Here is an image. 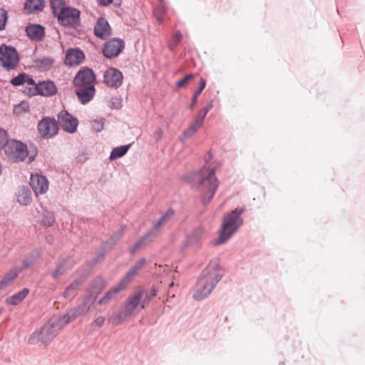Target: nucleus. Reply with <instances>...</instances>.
Here are the masks:
<instances>
[{
    "label": "nucleus",
    "mask_w": 365,
    "mask_h": 365,
    "mask_svg": "<svg viewBox=\"0 0 365 365\" xmlns=\"http://www.w3.org/2000/svg\"><path fill=\"white\" fill-rule=\"evenodd\" d=\"M212 158L210 153L205 155V165L195 173L194 177V182L202 194L201 202L203 205H207L210 202L219 185V182L215 176V170L218 167V164L210 163Z\"/></svg>",
    "instance_id": "f257e3e1"
},
{
    "label": "nucleus",
    "mask_w": 365,
    "mask_h": 365,
    "mask_svg": "<svg viewBox=\"0 0 365 365\" xmlns=\"http://www.w3.org/2000/svg\"><path fill=\"white\" fill-rule=\"evenodd\" d=\"M220 259L215 258L212 259L207 267L202 272L199 277L193 298L200 301L210 294L217 284L222 279V274L219 272Z\"/></svg>",
    "instance_id": "f03ea898"
},
{
    "label": "nucleus",
    "mask_w": 365,
    "mask_h": 365,
    "mask_svg": "<svg viewBox=\"0 0 365 365\" xmlns=\"http://www.w3.org/2000/svg\"><path fill=\"white\" fill-rule=\"evenodd\" d=\"M145 289L138 287L133 294L128 296L121 310L110 317V322L115 325L119 324L143 309L146 306L143 299Z\"/></svg>",
    "instance_id": "7ed1b4c3"
},
{
    "label": "nucleus",
    "mask_w": 365,
    "mask_h": 365,
    "mask_svg": "<svg viewBox=\"0 0 365 365\" xmlns=\"http://www.w3.org/2000/svg\"><path fill=\"white\" fill-rule=\"evenodd\" d=\"M51 6L55 16L64 26L76 28L80 25V11L66 5L63 0H51Z\"/></svg>",
    "instance_id": "20e7f679"
},
{
    "label": "nucleus",
    "mask_w": 365,
    "mask_h": 365,
    "mask_svg": "<svg viewBox=\"0 0 365 365\" xmlns=\"http://www.w3.org/2000/svg\"><path fill=\"white\" fill-rule=\"evenodd\" d=\"M66 326L60 315L52 317L39 330L34 332L30 338L31 344L41 342L47 344L50 343Z\"/></svg>",
    "instance_id": "39448f33"
},
{
    "label": "nucleus",
    "mask_w": 365,
    "mask_h": 365,
    "mask_svg": "<svg viewBox=\"0 0 365 365\" xmlns=\"http://www.w3.org/2000/svg\"><path fill=\"white\" fill-rule=\"evenodd\" d=\"M243 210H232L225 216L218 238L215 241V245H221L226 242L242 224L240 217Z\"/></svg>",
    "instance_id": "423d86ee"
},
{
    "label": "nucleus",
    "mask_w": 365,
    "mask_h": 365,
    "mask_svg": "<svg viewBox=\"0 0 365 365\" xmlns=\"http://www.w3.org/2000/svg\"><path fill=\"white\" fill-rule=\"evenodd\" d=\"M95 299L96 297H93L92 293H86L83 297L82 302L78 306L69 309L66 314L63 316L60 315L63 323L66 325L71 321L74 320L79 317L86 315L93 306Z\"/></svg>",
    "instance_id": "0eeeda50"
},
{
    "label": "nucleus",
    "mask_w": 365,
    "mask_h": 365,
    "mask_svg": "<svg viewBox=\"0 0 365 365\" xmlns=\"http://www.w3.org/2000/svg\"><path fill=\"white\" fill-rule=\"evenodd\" d=\"M7 158L15 163L24 161L29 156L27 145L16 140H9L5 146Z\"/></svg>",
    "instance_id": "6e6552de"
},
{
    "label": "nucleus",
    "mask_w": 365,
    "mask_h": 365,
    "mask_svg": "<svg viewBox=\"0 0 365 365\" xmlns=\"http://www.w3.org/2000/svg\"><path fill=\"white\" fill-rule=\"evenodd\" d=\"M19 61L16 50L5 44L0 46V64L6 71L14 70Z\"/></svg>",
    "instance_id": "1a4fd4ad"
},
{
    "label": "nucleus",
    "mask_w": 365,
    "mask_h": 365,
    "mask_svg": "<svg viewBox=\"0 0 365 365\" xmlns=\"http://www.w3.org/2000/svg\"><path fill=\"white\" fill-rule=\"evenodd\" d=\"M58 126L54 118L46 117L38 124V131L43 138H51L58 133Z\"/></svg>",
    "instance_id": "9d476101"
},
{
    "label": "nucleus",
    "mask_w": 365,
    "mask_h": 365,
    "mask_svg": "<svg viewBox=\"0 0 365 365\" xmlns=\"http://www.w3.org/2000/svg\"><path fill=\"white\" fill-rule=\"evenodd\" d=\"M58 120L62 128L69 133H73L76 131L78 120L66 110H61L58 114Z\"/></svg>",
    "instance_id": "9b49d317"
},
{
    "label": "nucleus",
    "mask_w": 365,
    "mask_h": 365,
    "mask_svg": "<svg viewBox=\"0 0 365 365\" xmlns=\"http://www.w3.org/2000/svg\"><path fill=\"white\" fill-rule=\"evenodd\" d=\"M96 76L93 71L88 68L80 70L73 79L74 85L78 87H85L88 86H94Z\"/></svg>",
    "instance_id": "f8f14e48"
},
{
    "label": "nucleus",
    "mask_w": 365,
    "mask_h": 365,
    "mask_svg": "<svg viewBox=\"0 0 365 365\" xmlns=\"http://www.w3.org/2000/svg\"><path fill=\"white\" fill-rule=\"evenodd\" d=\"M124 48V43L121 39L112 38L106 42L103 48V54L108 58L118 56Z\"/></svg>",
    "instance_id": "ddd939ff"
},
{
    "label": "nucleus",
    "mask_w": 365,
    "mask_h": 365,
    "mask_svg": "<svg viewBox=\"0 0 365 365\" xmlns=\"http://www.w3.org/2000/svg\"><path fill=\"white\" fill-rule=\"evenodd\" d=\"M123 81V74L117 68H110L103 75V82L109 87L118 88Z\"/></svg>",
    "instance_id": "4468645a"
},
{
    "label": "nucleus",
    "mask_w": 365,
    "mask_h": 365,
    "mask_svg": "<svg viewBox=\"0 0 365 365\" xmlns=\"http://www.w3.org/2000/svg\"><path fill=\"white\" fill-rule=\"evenodd\" d=\"M30 185L36 194H44L48 189V181L46 177L41 175H31Z\"/></svg>",
    "instance_id": "2eb2a0df"
},
{
    "label": "nucleus",
    "mask_w": 365,
    "mask_h": 365,
    "mask_svg": "<svg viewBox=\"0 0 365 365\" xmlns=\"http://www.w3.org/2000/svg\"><path fill=\"white\" fill-rule=\"evenodd\" d=\"M34 91L35 92L33 93L34 95L38 94L43 96H50L54 95L57 89L53 82L47 81L37 83L34 88Z\"/></svg>",
    "instance_id": "dca6fc26"
},
{
    "label": "nucleus",
    "mask_w": 365,
    "mask_h": 365,
    "mask_svg": "<svg viewBox=\"0 0 365 365\" xmlns=\"http://www.w3.org/2000/svg\"><path fill=\"white\" fill-rule=\"evenodd\" d=\"M94 34L101 39H106L110 36V28L108 21L101 17L98 19L94 27Z\"/></svg>",
    "instance_id": "f3484780"
},
{
    "label": "nucleus",
    "mask_w": 365,
    "mask_h": 365,
    "mask_svg": "<svg viewBox=\"0 0 365 365\" xmlns=\"http://www.w3.org/2000/svg\"><path fill=\"white\" fill-rule=\"evenodd\" d=\"M84 59V53L79 49H69L66 55L64 63L66 65L77 66Z\"/></svg>",
    "instance_id": "a211bd4d"
},
{
    "label": "nucleus",
    "mask_w": 365,
    "mask_h": 365,
    "mask_svg": "<svg viewBox=\"0 0 365 365\" xmlns=\"http://www.w3.org/2000/svg\"><path fill=\"white\" fill-rule=\"evenodd\" d=\"M76 92L80 102L86 104L93 99L96 90L94 86H88L78 87Z\"/></svg>",
    "instance_id": "6ab92c4d"
},
{
    "label": "nucleus",
    "mask_w": 365,
    "mask_h": 365,
    "mask_svg": "<svg viewBox=\"0 0 365 365\" xmlns=\"http://www.w3.org/2000/svg\"><path fill=\"white\" fill-rule=\"evenodd\" d=\"M23 271V268L19 267L11 269L5 274L3 279L0 281V292L5 289L7 287L11 285L14 279L18 277L20 272Z\"/></svg>",
    "instance_id": "aec40b11"
},
{
    "label": "nucleus",
    "mask_w": 365,
    "mask_h": 365,
    "mask_svg": "<svg viewBox=\"0 0 365 365\" xmlns=\"http://www.w3.org/2000/svg\"><path fill=\"white\" fill-rule=\"evenodd\" d=\"M28 36L33 41H41L45 36L44 27L38 24H29L26 28Z\"/></svg>",
    "instance_id": "412c9836"
},
{
    "label": "nucleus",
    "mask_w": 365,
    "mask_h": 365,
    "mask_svg": "<svg viewBox=\"0 0 365 365\" xmlns=\"http://www.w3.org/2000/svg\"><path fill=\"white\" fill-rule=\"evenodd\" d=\"M16 195L17 202L21 205L27 206L31 202V193L30 190L27 187L21 186L19 187L16 193Z\"/></svg>",
    "instance_id": "4be33fe9"
},
{
    "label": "nucleus",
    "mask_w": 365,
    "mask_h": 365,
    "mask_svg": "<svg viewBox=\"0 0 365 365\" xmlns=\"http://www.w3.org/2000/svg\"><path fill=\"white\" fill-rule=\"evenodd\" d=\"M174 212L172 209L168 210L159 219V220L153 225V229L150 230V234H153V236H156L160 227L164 225L173 215Z\"/></svg>",
    "instance_id": "5701e85b"
},
{
    "label": "nucleus",
    "mask_w": 365,
    "mask_h": 365,
    "mask_svg": "<svg viewBox=\"0 0 365 365\" xmlns=\"http://www.w3.org/2000/svg\"><path fill=\"white\" fill-rule=\"evenodd\" d=\"M44 0H26L24 9L28 13L41 11L44 6Z\"/></svg>",
    "instance_id": "b1692460"
},
{
    "label": "nucleus",
    "mask_w": 365,
    "mask_h": 365,
    "mask_svg": "<svg viewBox=\"0 0 365 365\" xmlns=\"http://www.w3.org/2000/svg\"><path fill=\"white\" fill-rule=\"evenodd\" d=\"M29 293V289L24 288L18 293L6 298V301L9 304L18 305L26 298Z\"/></svg>",
    "instance_id": "393cba45"
},
{
    "label": "nucleus",
    "mask_w": 365,
    "mask_h": 365,
    "mask_svg": "<svg viewBox=\"0 0 365 365\" xmlns=\"http://www.w3.org/2000/svg\"><path fill=\"white\" fill-rule=\"evenodd\" d=\"M41 252L38 250H33L29 255L23 260L22 267L20 268L26 269L33 265L36 261L39 258Z\"/></svg>",
    "instance_id": "a878e982"
},
{
    "label": "nucleus",
    "mask_w": 365,
    "mask_h": 365,
    "mask_svg": "<svg viewBox=\"0 0 365 365\" xmlns=\"http://www.w3.org/2000/svg\"><path fill=\"white\" fill-rule=\"evenodd\" d=\"M155 236H153V234H150V231L144 237H141L132 248H130V253L133 254L137 250L145 246L149 242L153 241V238Z\"/></svg>",
    "instance_id": "bb28decb"
},
{
    "label": "nucleus",
    "mask_w": 365,
    "mask_h": 365,
    "mask_svg": "<svg viewBox=\"0 0 365 365\" xmlns=\"http://www.w3.org/2000/svg\"><path fill=\"white\" fill-rule=\"evenodd\" d=\"M82 283L81 279L74 280L65 290L63 296L65 298H73L76 294V291Z\"/></svg>",
    "instance_id": "cd10ccee"
},
{
    "label": "nucleus",
    "mask_w": 365,
    "mask_h": 365,
    "mask_svg": "<svg viewBox=\"0 0 365 365\" xmlns=\"http://www.w3.org/2000/svg\"><path fill=\"white\" fill-rule=\"evenodd\" d=\"M204 235V230L202 227H197L195 229L191 234L187 236V242L189 245H194L197 243L202 237Z\"/></svg>",
    "instance_id": "c85d7f7f"
},
{
    "label": "nucleus",
    "mask_w": 365,
    "mask_h": 365,
    "mask_svg": "<svg viewBox=\"0 0 365 365\" xmlns=\"http://www.w3.org/2000/svg\"><path fill=\"white\" fill-rule=\"evenodd\" d=\"M129 148L130 145H121L113 148L110 153L109 159L113 160L123 157L126 154Z\"/></svg>",
    "instance_id": "c756f323"
},
{
    "label": "nucleus",
    "mask_w": 365,
    "mask_h": 365,
    "mask_svg": "<svg viewBox=\"0 0 365 365\" xmlns=\"http://www.w3.org/2000/svg\"><path fill=\"white\" fill-rule=\"evenodd\" d=\"M120 291L121 290L116 285L113 286L110 289L108 292L106 293L103 297L98 300V303L99 304H108L109 301L112 299L114 297V296Z\"/></svg>",
    "instance_id": "7c9ffc66"
},
{
    "label": "nucleus",
    "mask_w": 365,
    "mask_h": 365,
    "mask_svg": "<svg viewBox=\"0 0 365 365\" xmlns=\"http://www.w3.org/2000/svg\"><path fill=\"white\" fill-rule=\"evenodd\" d=\"M135 276L134 272L129 269L116 286L120 290H123L133 280Z\"/></svg>",
    "instance_id": "2f4dec72"
},
{
    "label": "nucleus",
    "mask_w": 365,
    "mask_h": 365,
    "mask_svg": "<svg viewBox=\"0 0 365 365\" xmlns=\"http://www.w3.org/2000/svg\"><path fill=\"white\" fill-rule=\"evenodd\" d=\"M206 86V81L205 78H201L200 79V83H199V86H198V88L197 90L194 93L193 96H192V102L190 105V108L191 109H192L195 104H196V102H197V98L199 96V95L201 93V92L203 91V89L205 88Z\"/></svg>",
    "instance_id": "473e14b6"
},
{
    "label": "nucleus",
    "mask_w": 365,
    "mask_h": 365,
    "mask_svg": "<svg viewBox=\"0 0 365 365\" xmlns=\"http://www.w3.org/2000/svg\"><path fill=\"white\" fill-rule=\"evenodd\" d=\"M55 222V217L52 212H45L43 218L41 220L42 225L46 227H51Z\"/></svg>",
    "instance_id": "72a5a7b5"
},
{
    "label": "nucleus",
    "mask_w": 365,
    "mask_h": 365,
    "mask_svg": "<svg viewBox=\"0 0 365 365\" xmlns=\"http://www.w3.org/2000/svg\"><path fill=\"white\" fill-rule=\"evenodd\" d=\"M53 60L49 57H43L38 61V66L44 70H48L53 65Z\"/></svg>",
    "instance_id": "f704fd0d"
},
{
    "label": "nucleus",
    "mask_w": 365,
    "mask_h": 365,
    "mask_svg": "<svg viewBox=\"0 0 365 365\" xmlns=\"http://www.w3.org/2000/svg\"><path fill=\"white\" fill-rule=\"evenodd\" d=\"M182 39V34L180 31H177L172 38L171 41L168 44L170 50L173 51Z\"/></svg>",
    "instance_id": "c9c22d12"
},
{
    "label": "nucleus",
    "mask_w": 365,
    "mask_h": 365,
    "mask_svg": "<svg viewBox=\"0 0 365 365\" xmlns=\"http://www.w3.org/2000/svg\"><path fill=\"white\" fill-rule=\"evenodd\" d=\"M27 75L26 73H20L19 76L11 80V83L14 86L23 85L24 84Z\"/></svg>",
    "instance_id": "e433bc0d"
},
{
    "label": "nucleus",
    "mask_w": 365,
    "mask_h": 365,
    "mask_svg": "<svg viewBox=\"0 0 365 365\" xmlns=\"http://www.w3.org/2000/svg\"><path fill=\"white\" fill-rule=\"evenodd\" d=\"M66 270V263H59L56 268L52 272V276L53 278H58L63 274Z\"/></svg>",
    "instance_id": "4c0bfd02"
},
{
    "label": "nucleus",
    "mask_w": 365,
    "mask_h": 365,
    "mask_svg": "<svg viewBox=\"0 0 365 365\" xmlns=\"http://www.w3.org/2000/svg\"><path fill=\"white\" fill-rule=\"evenodd\" d=\"M158 289L155 287H153L150 292H145L144 294V297L143 298V301H145V304H148V302L157 295Z\"/></svg>",
    "instance_id": "58836bf2"
},
{
    "label": "nucleus",
    "mask_w": 365,
    "mask_h": 365,
    "mask_svg": "<svg viewBox=\"0 0 365 365\" xmlns=\"http://www.w3.org/2000/svg\"><path fill=\"white\" fill-rule=\"evenodd\" d=\"M91 125L94 131L100 132L103 130L104 122L103 118L95 119L91 121Z\"/></svg>",
    "instance_id": "ea45409f"
},
{
    "label": "nucleus",
    "mask_w": 365,
    "mask_h": 365,
    "mask_svg": "<svg viewBox=\"0 0 365 365\" xmlns=\"http://www.w3.org/2000/svg\"><path fill=\"white\" fill-rule=\"evenodd\" d=\"M165 12V7L164 5H160L158 6L154 11V15L155 16L157 20L159 23H160L163 20V16Z\"/></svg>",
    "instance_id": "a19ab883"
},
{
    "label": "nucleus",
    "mask_w": 365,
    "mask_h": 365,
    "mask_svg": "<svg viewBox=\"0 0 365 365\" xmlns=\"http://www.w3.org/2000/svg\"><path fill=\"white\" fill-rule=\"evenodd\" d=\"M9 141L6 131L0 128V150L1 148H5V146Z\"/></svg>",
    "instance_id": "79ce46f5"
},
{
    "label": "nucleus",
    "mask_w": 365,
    "mask_h": 365,
    "mask_svg": "<svg viewBox=\"0 0 365 365\" xmlns=\"http://www.w3.org/2000/svg\"><path fill=\"white\" fill-rule=\"evenodd\" d=\"M145 264V259L142 258L138 260L133 267H132L130 270L133 271L134 274L136 275L137 273L144 267Z\"/></svg>",
    "instance_id": "37998d69"
},
{
    "label": "nucleus",
    "mask_w": 365,
    "mask_h": 365,
    "mask_svg": "<svg viewBox=\"0 0 365 365\" xmlns=\"http://www.w3.org/2000/svg\"><path fill=\"white\" fill-rule=\"evenodd\" d=\"M195 77L194 74H188L185 76L183 78L178 81L176 83V86L178 88H182L185 86L190 81H191Z\"/></svg>",
    "instance_id": "c03bdc74"
},
{
    "label": "nucleus",
    "mask_w": 365,
    "mask_h": 365,
    "mask_svg": "<svg viewBox=\"0 0 365 365\" xmlns=\"http://www.w3.org/2000/svg\"><path fill=\"white\" fill-rule=\"evenodd\" d=\"M7 19L8 16L6 11L4 9L0 8V30H2L5 27Z\"/></svg>",
    "instance_id": "a18cd8bd"
},
{
    "label": "nucleus",
    "mask_w": 365,
    "mask_h": 365,
    "mask_svg": "<svg viewBox=\"0 0 365 365\" xmlns=\"http://www.w3.org/2000/svg\"><path fill=\"white\" fill-rule=\"evenodd\" d=\"M192 123L190 125L187 130H185L183 135L185 138H188L191 137L197 130Z\"/></svg>",
    "instance_id": "49530a36"
},
{
    "label": "nucleus",
    "mask_w": 365,
    "mask_h": 365,
    "mask_svg": "<svg viewBox=\"0 0 365 365\" xmlns=\"http://www.w3.org/2000/svg\"><path fill=\"white\" fill-rule=\"evenodd\" d=\"M212 103H208L206 106V107L201 109V110L199 113V115H200L201 117H202L205 119L206 115L212 109Z\"/></svg>",
    "instance_id": "de8ad7c7"
},
{
    "label": "nucleus",
    "mask_w": 365,
    "mask_h": 365,
    "mask_svg": "<svg viewBox=\"0 0 365 365\" xmlns=\"http://www.w3.org/2000/svg\"><path fill=\"white\" fill-rule=\"evenodd\" d=\"M204 122V118L201 117L200 115H197L195 120L192 124L197 128H199L202 126V123Z\"/></svg>",
    "instance_id": "09e8293b"
},
{
    "label": "nucleus",
    "mask_w": 365,
    "mask_h": 365,
    "mask_svg": "<svg viewBox=\"0 0 365 365\" xmlns=\"http://www.w3.org/2000/svg\"><path fill=\"white\" fill-rule=\"evenodd\" d=\"M105 320L104 317H98L93 321V324L97 327H101L104 324Z\"/></svg>",
    "instance_id": "8fccbe9b"
},
{
    "label": "nucleus",
    "mask_w": 365,
    "mask_h": 365,
    "mask_svg": "<svg viewBox=\"0 0 365 365\" xmlns=\"http://www.w3.org/2000/svg\"><path fill=\"white\" fill-rule=\"evenodd\" d=\"M163 135V131L162 129L159 128L155 130L153 133V137L156 141H159Z\"/></svg>",
    "instance_id": "3c124183"
},
{
    "label": "nucleus",
    "mask_w": 365,
    "mask_h": 365,
    "mask_svg": "<svg viewBox=\"0 0 365 365\" xmlns=\"http://www.w3.org/2000/svg\"><path fill=\"white\" fill-rule=\"evenodd\" d=\"M24 83H26L27 86H34V88L36 87V85L34 80L32 78H30L28 75H27L26 79L25 80Z\"/></svg>",
    "instance_id": "603ef678"
},
{
    "label": "nucleus",
    "mask_w": 365,
    "mask_h": 365,
    "mask_svg": "<svg viewBox=\"0 0 365 365\" xmlns=\"http://www.w3.org/2000/svg\"><path fill=\"white\" fill-rule=\"evenodd\" d=\"M100 4L103 6H107L112 3L113 0H98Z\"/></svg>",
    "instance_id": "864d4df0"
},
{
    "label": "nucleus",
    "mask_w": 365,
    "mask_h": 365,
    "mask_svg": "<svg viewBox=\"0 0 365 365\" xmlns=\"http://www.w3.org/2000/svg\"><path fill=\"white\" fill-rule=\"evenodd\" d=\"M174 287V282H171V283L170 284V285H169V287H170V288H172V287Z\"/></svg>",
    "instance_id": "5fc2aeb1"
},
{
    "label": "nucleus",
    "mask_w": 365,
    "mask_h": 365,
    "mask_svg": "<svg viewBox=\"0 0 365 365\" xmlns=\"http://www.w3.org/2000/svg\"><path fill=\"white\" fill-rule=\"evenodd\" d=\"M29 162H31L34 160V157L31 156V157H29Z\"/></svg>",
    "instance_id": "6e6d98bb"
},
{
    "label": "nucleus",
    "mask_w": 365,
    "mask_h": 365,
    "mask_svg": "<svg viewBox=\"0 0 365 365\" xmlns=\"http://www.w3.org/2000/svg\"><path fill=\"white\" fill-rule=\"evenodd\" d=\"M121 235H122V234H121V233H120V234H119V235L117 236L116 239H117V240H118V239H119V238L121 237Z\"/></svg>",
    "instance_id": "4d7b16f0"
},
{
    "label": "nucleus",
    "mask_w": 365,
    "mask_h": 365,
    "mask_svg": "<svg viewBox=\"0 0 365 365\" xmlns=\"http://www.w3.org/2000/svg\"><path fill=\"white\" fill-rule=\"evenodd\" d=\"M98 282L102 283V280L101 279H98Z\"/></svg>",
    "instance_id": "13d9d810"
},
{
    "label": "nucleus",
    "mask_w": 365,
    "mask_h": 365,
    "mask_svg": "<svg viewBox=\"0 0 365 365\" xmlns=\"http://www.w3.org/2000/svg\"><path fill=\"white\" fill-rule=\"evenodd\" d=\"M171 297H175V294H173L171 295Z\"/></svg>",
    "instance_id": "bf43d9fd"
}]
</instances>
